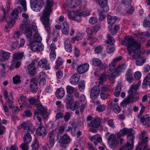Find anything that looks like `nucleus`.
I'll use <instances>...</instances> for the list:
<instances>
[{"instance_id":"1","label":"nucleus","mask_w":150,"mask_h":150,"mask_svg":"<svg viewBox=\"0 0 150 150\" xmlns=\"http://www.w3.org/2000/svg\"><path fill=\"white\" fill-rule=\"evenodd\" d=\"M126 45L128 54L132 56L133 59H136V64L138 66L142 65L146 61L145 57H140L141 45L140 42L135 40L131 36L125 38L122 42Z\"/></svg>"},{"instance_id":"2","label":"nucleus","mask_w":150,"mask_h":150,"mask_svg":"<svg viewBox=\"0 0 150 150\" xmlns=\"http://www.w3.org/2000/svg\"><path fill=\"white\" fill-rule=\"evenodd\" d=\"M33 30L28 27L24 30V34L26 38L29 39V45L31 50L34 52L42 51L44 46L42 43L39 42L42 40V38L38 33L36 25L35 23L33 24Z\"/></svg>"},{"instance_id":"3","label":"nucleus","mask_w":150,"mask_h":150,"mask_svg":"<svg viewBox=\"0 0 150 150\" xmlns=\"http://www.w3.org/2000/svg\"><path fill=\"white\" fill-rule=\"evenodd\" d=\"M37 108L35 110L34 113L35 115L34 117L37 119L39 122L37 125L38 128L36 131V133L40 136L45 135L47 133L46 130L41 122L42 120L41 117L37 115H41L46 120H47L49 114L47 112L46 106H44L42 104H37Z\"/></svg>"},{"instance_id":"4","label":"nucleus","mask_w":150,"mask_h":150,"mask_svg":"<svg viewBox=\"0 0 150 150\" xmlns=\"http://www.w3.org/2000/svg\"><path fill=\"white\" fill-rule=\"evenodd\" d=\"M53 2L52 0L47 1L45 9L43 10L40 20L45 28L49 27L50 24L49 17L52 10L51 9L53 5Z\"/></svg>"},{"instance_id":"5","label":"nucleus","mask_w":150,"mask_h":150,"mask_svg":"<svg viewBox=\"0 0 150 150\" xmlns=\"http://www.w3.org/2000/svg\"><path fill=\"white\" fill-rule=\"evenodd\" d=\"M68 16L70 19L74 20L78 22L81 21V16L86 17L89 16L90 14V11L86 9L80 10L77 11H69Z\"/></svg>"},{"instance_id":"6","label":"nucleus","mask_w":150,"mask_h":150,"mask_svg":"<svg viewBox=\"0 0 150 150\" xmlns=\"http://www.w3.org/2000/svg\"><path fill=\"white\" fill-rule=\"evenodd\" d=\"M138 86L136 85H132L128 92L130 97L124 99L120 103L121 106L126 107L130 103L132 102L130 100L132 98L134 100L138 98V97L136 96L138 94L137 92Z\"/></svg>"},{"instance_id":"7","label":"nucleus","mask_w":150,"mask_h":150,"mask_svg":"<svg viewBox=\"0 0 150 150\" xmlns=\"http://www.w3.org/2000/svg\"><path fill=\"white\" fill-rule=\"evenodd\" d=\"M108 76V75L105 74L100 76L98 86H94L91 90L90 95L91 98L93 100L96 99L99 94V86L100 83L102 84Z\"/></svg>"},{"instance_id":"8","label":"nucleus","mask_w":150,"mask_h":150,"mask_svg":"<svg viewBox=\"0 0 150 150\" xmlns=\"http://www.w3.org/2000/svg\"><path fill=\"white\" fill-rule=\"evenodd\" d=\"M134 132L132 129H128L124 128L120 131L117 134V136L118 137H120L127 134V142L129 144L130 143V142L131 140H133L134 137Z\"/></svg>"},{"instance_id":"9","label":"nucleus","mask_w":150,"mask_h":150,"mask_svg":"<svg viewBox=\"0 0 150 150\" xmlns=\"http://www.w3.org/2000/svg\"><path fill=\"white\" fill-rule=\"evenodd\" d=\"M22 16L25 19V20L23 21V24L21 26V28L22 29L24 33L25 29L28 27L30 28V29L33 31V28L34 27L32 25L34 23L36 25L35 23L32 22L28 19L29 16L27 13H23L22 14Z\"/></svg>"},{"instance_id":"10","label":"nucleus","mask_w":150,"mask_h":150,"mask_svg":"<svg viewBox=\"0 0 150 150\" xmlns=\"http://www.w3.org/2000/svg\"><path fill=\"white\" fill-rule=\"evenodd\" d=\"M21 9L20 7H18L17 8L14 9L11 15V17L8 18L6 21L9 27H12L15 24V19H16L18 17V10Z\"/></svg>"},{"instance_id":"11","label":"nucleus","mask_w":150,"mask_h":150,"mask_svg":"<svg viewBox=\"0 0 150 150\" xmlns=\"http://www.w3.org/2000/svg\"><path fill=\"white\" fill-rule=\"evenodd\" d=\"M43 3V0H30L31 8L34 11L39 12L42 9Z\"/></svg>"},{"instance_id":"12","label":"nucleus","mask_w":150,"mask_h":150,"mask_svg":"<svg viewBox=\"0 0 150 150\" xmlns=\"http://www.w3.org/2000/svg\"><path fill=\"white\" fill-rule=\"evenodd\" d=\"M145 133V132H143L140 135V137L142 139V142L136 148L135 150H141L143 147V150H149L147 147V137L144 136V134Z\"/></svg>"},{"instance_id":"13","label":"nucleus","mask_w":150,"mask_h":150,"mask_svg":"<svg viewBox=\"0 0 150 150\" xmlns=\"http://www.w3.org/2000/svg\"><path fill=\"white\" fill-rule=\"evenodd\" d=\"M108 142L110 147L112 148H114L117 146L118 143V140L117 139L115 135L111 134L108 139Z\"/></svg>"},{"instance_id":"14","label":"nucleus","mask_w":150,"mask_h":150,"mask_svg":"<svg viewBox=\"0 0 150 150\" xmlns=\"http://www.w3.org/2000/svg\"><path fill=\"white\" fill-rule=\"evenodd\" d=\"M57 129H56L55 130H52L51 132H50L49 141L47 143V146L48 148H52L54 144V140L57 134Z\"/></svg>"},{"instance_id":"15","label":"nucleus","mask_w":150,"mask_h":150,"mask_svg":"<svg viewBox=\"0 0 150 150\" xmlns=\"http://www.w3.org/2000/svg\"><path fill=\"white\" fill-rule=\"evenodd\" d=\"M58 20L60 22H62L64 21L62 23L63 27H62V31L64 34H68L69 32V25L67 21L65 19L64 17L62 16H60Z\"/></svg>"},{"instance_id":"16","label":"nucleus","mask_w":150,"mask_h":150,"mask_svg":"<svg viewBox=\"0 0 150 150\" xmlns=\"http://www.w3.org/2000/svg\"><path fill=\"white\" fill-rule=\"evenodd\" d=\"M122 59L121 56H118L113 59L112 61L109 64L107 67L109 69L108 70L107 73L108 74H110L114 69L116 66V63L121 61Z\"/></svg>"},{"instance_id":"17","label":"nucleus","mask_w":150,"mask_h":150,"mask_svg":"<svg viewBox=\"0 0 150 150\" xmlns=\"http://www.w3.org/2000/svg\"><path fill=\"white\" fill-rule=\"evenodd\" d=\"M21 126L25 130H27L33 133L35 131L34 126L30 122H25L21 124Z\"/></svg>"},{"instance_id":"18","label":"nucleus","mask_w":150,"mask_h":150,"mask_svg":"<svg viewBox=\"0 0 150 150\" xmlns=\"http://www.w3.org/2000/svg\"><path fill=\"white\" fill-rule=\"evenodd\" d=\"M38 65L41 68L46 70H49L51 69L50 65L48 64V61L45 59H42L38 62Z\"/></svg>"},{"instance_id":"19","label":"nucleus","mask_w":150,"mask_h":150,"mask_svg":"<svg viewBox=\"0 0 150 150\" xmlns=\"http://www.w3.org/2000/svg\"><path fill=\"white\" fill-rule=\"evenodd\" d=\"M4 97L8 100V104L9 107L11 108H12L13 98L12 93L10 92H8L6 90H4Z\"/></svg>"},{"instance_id":"20","label":"nucleus","mask_w":150,"mask_h":150,"mask_svg":"<svg viewBox=\"0 0 150 150\" xmlns=\"http://www.w3.org/2000/svg\"><path fill=\"white\" fill-rule=\"evenodd\" d=\"M37 81L35 79L33 78L31 80L30 88L31 91L33 93L37 92L38 89Z\"/></svg>"},{"instance_id":"21","label":"nucleus","mask_w":150,"mask_h":150,"mask_svg":"<svg viewBox=\"0 0 150 150\" xmlns=\"http://www.w3.org/2000/svg\"><path fill=\"white\" fill-rule=\"evenodd\" d=\"M81 3V0H68V6L71 8H75L80 5Z\"/></svg>"},{"instance_id":"22","label":"nucleus","mask_w":150,"mask_h":150,"mask_svg":"<svg viewBox=\"0 0 150 150\" xmlns=\"http://www.w3.org/2000/svg\"><path fill=\"white\" fill-rule=\"evenodd\" d=\"M89 65L86 63L80 65L77 68V71L79 74H83L87 71L88 70Z\"/></svg>"},{"instance_id":"23","label":"nucleus","mask_w":150,"mask_h":150,"mask_svg":"<svg viewBox=\"0 0 150 150\" xmlns=\"http://www.w3.org/2000/svg\"><path fill=\"white\" fill-rule=\"evenodd\" d=\"M36 63L34 61L32 62L28 67V72L30 75H34L35 74L36 68L35 66Z\"/></svg>"},{"instance_id":"24","label":"nucleus","mask_w":150,"mask_h":150,"mask_svg":"<svg viewBox=\"0 0 150 150\" xmlns=\"http://www.w3.org/2000/svg\"><path fill=\"white\" fill-rule=\"evenodd\" d=\"M91 62L93 65L98 66L100 69H102L104 67L103 64H102L101 61L98 58H93Z\"/></svg>"},{"instance_id":"25","label":"nucleus","mask_w":150,"mask_h":150,"mask_svg":"<svg viewBox=\"0 0 150 150\" xmlns=\"http://www.w3.org/2000/svg\"><path fill=\"white\" fill-rule=\"evenodd\" d=\"M80 105L79 102L75 101H73L70 105L67 108V109H70L72 110H74L79 108Z\"/></svg>"},{"instance_id":"26","label":"nucleus","mask_w":150,"mask_h":150,"mask_svg":"<svg viewBox=\"0 0 150 150\" xmlns=\"http://www.w3.org/2000/svg\"><path fill=\"white\" fill-rule=\"evenodd\" d=\"M79 80L78 74H74L69 79L70 82L73 85H76L77 84Z\"/></svg>"},{"instance_id":"27","label":"nucleus","mask_w":150,"mask_h":150,"mask_svg":"<svg viewBox=\"0 0 150 150\" xmlns=\"http://www.w3.org/2000/svg\"><path fill=\"white\" fill-rule=\"evenodd\" d=\"M47 76L46 74L43 72H41L39 74V78L40 79L39 83L40 85H43L46 83L45 78Z\"/></svg>"},{"instance_id":"28","label":"nucleus","mask_w":150,"mask_h":150,"mask_svg":"<svg viewBox=\"0 0 150 150\" xmlns=\"http://www.w3.org/2000/svg\"><path fill=\"white\" fill-rule=\"evenodd\" d=\"M65 95L64 89L62 88H60L57 89L55 95L59 99H61Z\"/></svg>"},{"instance_id":"29","label":"nucleus","mask_w":150,"mask_h":150,"mask_svg":"<svg viewBox=\"0 0 150 150\" xmlns=\"http://www.w3.org/2000/svg\"><path fill=\"white\" fill-rule=\"evenodd\" d=\"M90 139L93 141L95 145H96L98 142H101L102 140V138L98 134H96L90 137Z\"/></svg>"},{"instance_id":"30","label":"nucleus","mask_w":150,"mask_h":150,"mask_svg":"<svg viewBox=\"0 0 150 150\" xmlns=\"http://www.w3.org/2000/svg\"><path fill=\"white\" fill-rule=\"evenodd\" d=\"M71 141L70 137L67 134H65L61 137L59 140L60 142L63 144L69 143Z\"/></svg>"},{"instance_id":"31","label":"nucleus","mask_w":150,"mask_h":150,"mask_svg":"<svg viewBox=\"0 0 150 150\" xmlns=\"http://www.w3.org/2000/svg\"><path fill=\"white\" fill-rule=\"evenodd\" d=\"M10 56V53L3 50H0V58L2 59L6 60L8 59Z\"/></svg>"},{"instance_id":"32","label":"nucleus","mask_w":150,"mask_h":150,"mask_svg":"<svg viewBox=\"0 0 150 150\" xmlns=\"http://www.w3.org/2000/svg\"><path fill=\"white\" fill-rule=\"evenodd\" d=\"M32 139L31 136L29 133L27 132L24 134L23 139L25 143L28 144L31 142Z\"/></svg>"},{"instance_id":"33","label":"nucleus","mask_w":150,"mask_h":150,"mask_svg":"<svg viewBox=\"0 0 150 150\" xmlns=\"http://www.w3.org/2000/svg\"><path fill=\"white\" fill-rule=\"evenodd\" d=\"M130 142V143L128 144L127 143V145L122 147L120 150H131V149L133 148V140H131Z\"/></svg>"},{"instance_id":"34","label":"nucleus","mask_w":150,"mask_h":150,"mask_svg":"<svg viewBox=\"0 0 150 150\" xmlns=\"http://www.w3.org/2000/svg\"><path fill=\"white\" fill-rule=\"evenodd\" d=\"M107 23L109 24L112 25L115 22L117 18L116 16L109 15L108 16Z\"/></svg>"},{"instance_id":"35","label":"nucleus","mask_w":150,"mask_h":150,"mask_svg":"<svg viewBox=\"0 0 150 150\" xmlns=\"http://www.w3.org/2000/svg\"><path fill=\"white\" fill-rule=\"evenodd\" d=\"M132 71L129 69L127 71L126 75V80L129 83H131L133 79L132 77Z\"/></svg>"},{"instance_id":"36","label":"nucleus","mask_w":150,"mask_h":150,"mask_svg":"<svg viewBox=\"0 0 150 150\" xmlns=\"http://www.w3.org/2000/svg\"><path fill=\"white\" fill-rule=\"evenodd\" d=\"M74 101V97L71 95H67L65 100L66 103V108L69 106L70 104L72 103Z\"/></svg>"},{"instance_id":"37","label":"nucleus","mask_w":150,"mask_h":150,"mask_svg":"<svg viewBox=\"0 0 150 150\" xmlns=\"http://www.w3.org/2000/svg\"><path fill=\"white\" fill-rule=\"evenodd\" d=\"M89 126L94 128L100 125V122L99 120L94 118L90 124Z\"/></svg>"},{"instance_id":"38","label":"nucleus","mask_w":150,"mask_h":150,"mask_svg":"<svg viewBox=\"0 0 150 150\" xmlns=\"http://www.w3.org/2000/svg\"><path fill=\"white\" fill-rule=\"evenodd\" d=\"M30 103L32 105H36L39 100V97H30L28 99Z\"/></svg>"},{"instance_id":"39","label":"nucleus","mask_w":150,"mask_h":150,"mask_svg":"<svg viewBox=\"0 0 150 150\" xmlns=\"http://www.w3.org/2000/svg\"><path fill=\"white\" fill-rule=\"evenodd\" d=\"M118 67H116L113 72L111 74L110 77L109 78V80L111 78H112L113 79L117 76H118L120 75V73L119 72V70H118Z\"/></svg>"},{"instance_id":"40","label":"nucleus","mask_w":150,"mask_h":150,"mask_svg":"<svg viewBox=\"0 0 150 150\" xmlns=\"http://www.w3.org/2000/svg\"><path fill=\"white\" fill-rule=\"evenodd\" d=\"M23 56V52H17L14 54L13 56V58L14 61L15 60H18L21 59Z\"/></svg>"},{"instance_id":"41","label":"nucleus","mask_w":150,"mask_h":150,"mask_svg":"<svg viewBox=\"0 0 150 150\" xmlns=\"http://www.w3.org/2000/svg\"><path fill=\"white\" fill-rule=\"evenodd\" d=\"M31 146L32 150H38L39 148L40 147V145H39L37 139H35V141L33 142Z\"/></svg>"},{"instance_id":"42","label":"nucleus","mask_w":150,"mask_h":150,"mask_svg":"<svg viewBox=\"0 0 150 150\" xmlns=\"http://www.w3.org/2000/svg\"><path fill=\"white\" fill-rule=\"evenodd\" d=\"M99 4L100 7L103 8L108 6V0H99Z\"/></svg>"},{"instance_id":"43","label":"nucleus","mask_w":150,"mask_h":150,"mask_svg":"<svg viewBox=\"0 0 150 150\" xmlns=\"http://www.w3.org/2000/svg\"><path fill=\"white\" fill-rule=\"evenodd\" d=\"M111 26H108L109 29L110 30L111 33L112 35L116 34L119 29V27L118 25H115L114 29H111Z\"/></svg>"},{"instance_id":"44","label":"nucleus","mask_w":150,"mask_h":150,"mask_svg":"<svg viewBox=\"0 0 150 150\" xmlns=\"http://www.w3.org/2000/svg\"><path fill=\"white\" fill-rule=\"evenodd\" d=\"M63 63V61L61 58L58 57L57 59L55 62V66L54 67V69H57L58 67L62 65Z\"/></svg>"},{"instance_id":"45","label":"nucleus","mask_w":150,"mask_h":150,"mask_svg":"<svg viewBox=\"0 0 150 150\" xmlns=\"http://www.w3.org/2000/svg\"><path fill=\"white\" fill-rule=\"evenodd\" d=\"M107 37V40L106 41V42L107 44H110L112 45L115 42L113 37L110 36V35H108Z\"/></svg>"},{"instance_id":"46","label":"nucleus","mask_w":150,"mask_h":150,"mask_svg":"<svg viewBox=\"0 0 150 150\" xmlns=\"http://www.w3.org/2000/svg\"><path fill=\"white\" fill-rule=\"evenodd\" d=\"M121 89L120 84H118L116 86V89L114 92V95L115 96L118 97L119 96Z\"/></svg>"},{"instance_id":"47","label":"nucleus","mask_w":150,"mask_h":150,"mask_svg":"<svg viewBox=\"0 0 150 150\" xmlns=\"http://www.w3.org/2000/svg\"><path fill=\"white\" fill-rule=\"evenodd\" d=\"M21 5L22 6L23 11L25 12L27 11L26 3V0H18Z\"/></svg>"},{"instance_id":"48","label":"nucleus","mask_w":150,"mask_h":150,"mask_svg":"<svg viewBox=\"0 0 150 150\" xmlns=\"http://www.w3.org/2000/svg\"><path fill=\"white\" fill-rule=\"evenodd\" d=\"M113 111L116 113L118 114L119 113L121 110V109L117 104H115L112 107Z\"/></svg>"},{"instance_id":"49","label":"nucleus","mask_w":150,"mask_h":150,"mask_svg":"<svg viewBox=\"0 0 150 150\" xmlns=\"http://www.w3.org/2000/svg\"><path fill=\"white\" fill-rule=\"evenodd\" d=\"M127 66L126 64H123L121 65H119L117 67H118V70H119V72L121 73L125 70L127 67Z\"/></svg>"},{"instance_id":"50","label":"nucleus","mask_w":150,"mask_h":150,"mask_svg":"<svg viewBox=\"0 0 150 150\" xmlns=\"http://www.w3.org/2000/svg\"><path fill=\"white\" fill-rule=\"evenodd\" d=\"M106 108V106L104 104H100L98 105L96 107V110L99 112H102Z\"/></svg>"},{"instance_id":"51","label":"nucleus","mask_w":150,"mask_h":150,"mask_svg":"<svg viewBox=\"0 0 150 150\" xmlns=\"http://www.w3.org/2000/svg\"><path fill=\"white\" fill-rule=\"evenodd\" d=\"M53 87L50 85L48 84L45 87V91L47 93H50L53 91Z\"/></svg>"},{"instance_id":"52","label":"nucleus","mask_w":150,"mask_h":150,"mask_svg":"<svg viewBox=\"0 0 150 150\" xmlns=\"http://www.w3.org/2000/svg\"><path fill=\"white\" fill-rule=\"evenodd\" d=\"M79 88L81 91H83L85 88L84 82L83 81H80L79 84Z\"/></svg>"},{"instance_id":"53","label":"nucleus","mask_w":150,"mask_h":150,"mask_svg":"<svg viewBox=\"0 0 150 150\" xmlns=\"http://www.w3.org/2000/svg\"><path fill=\"white\" fill-rule=\"evenodd\" d=\"M115 50V48L111 45L108 46L106 48V52L109 54L113 53L114 52Z\"/></svg>"},{"instance_id":"54","label":"nucleus","mask_w":150,"mask_h":150,"mask_svg":"<svg viewBox=\"0 0 150 150\" xmlns=\"http://www.w3.org/2000/svg\"><path fill=\"white\" fill-rule=\"evenodd\" d=\"M67 92L68 94H72L74 91V88L68 85L66 87Z\"/></svg>"},{"instance_id":"55","label":"nucleus","mask_w":150,"mask_h":150,"mask_svg":"<svg viewBox=\"0 0 150 150\" xmlns=\"http://www.w3.org/2000/svg\"><path fill=\"white\" fill-rule=\"evenodd\" d=\"M103 49L101 46H98L96 47L94 49V51L95 53L98 54L101 52Z\"/></svg>"},{"instance_id":"56","label":"nucleus","mask_w":150,"mask_h":150,"mask_svg":"<svg viewBox=\"0 0 150 150\" xmlns=\"http://www.w3.org/2000/svg\"><path fill=\"white\" fill-rule=\"evenodd\" d=\"M20 76L18 75H16L13 78V83L14 84H18L21 82Z\"/></svg>"},{"instance_id":"57","label":"nucleus","mask_w":150,"mask_h":150,"mask_svg":"<svg viewBox=\"0 0 150 150\" xmlns=\"http://www.w3.org/2000/svg\"><path fill=\"white\" fill-rule=\"evenodd\" d=\"M104 91L101 92L100 97L101 98L103 99L104 100L107 98L109 96V95L108 94L107 92H104Z\"/></svg>"},{"instance_id":"58","label":"nucleus","mask_w":150,"mask_h":150,"mask_svg":"<svg viewBox=\"0 0 150 150\" xmlns=\"http://www.w3.org/2000/svg\"><path fill=\"white\" fill-rule=\"evenodd\" d=\"M75 125V124L74 123H73L71 125L72 127H68V129L67 130V131L69 132L71 131L72 133L74 132L76 128V127Z\"/></svg>"},{"instance_id":"59","label":"nucleus","mask_w":150,"mask_h":150,"mask_svg":"<svg viewBox=\"0 0 150 150\" xmlns=\"http://www.w3.org/2000/svg\"><path fill=\"white\" fill-rule=\"evenodd\" d=\"M22 150H28L29 146L28 143H22L20 145Z\"/></svg>"},{"instance_id":"60","label":"nucleus","mask_w":150,"mask_h":150,"mask_svg":"<svg viewBox=\"0 0 150 150\" xmlns=\"http://www.w3.org/2000/svg\"><path fill=\"white\" fill-rule=\"evenodd\" d=\"M110 90V88L109 86L108 85H104L102 87L100 91H104V92H107Z\"/></svg>"},{"instance_id":"61","label":"nucleus","mask_w":150,"mask_h":150,"mask_svg":"<svg viewBox=\"0 0 150 150\" xmlns=\"http://www.w3.org/2000/svg\"><path fill=\"white\" fill-rule=\"evenodd\" d=\"M126 7H127V8L126 10L127 13L129 14L132 13L134 11L133 8L129 5H126Z\"/></svg>"},{"instance_id":"62","label":"nucleus","mask_w":150,"mask_h":150,"mask_svg":"<svg viewBox=\"0 0 150 150\" xmlns=\"http://www.w3.org/2000/svg\"><path fill=\"white\" fill-rule=\"evenodd\" d=\"M32 115L30 110H25L23 112V117H30Z\"/></svg>"},{"instance_id":"63","label":"nucleus","mask_w":150,"mask_h":150,"mask_svg":"<svg viewBox=\"0 0 150 150\" xmlns=\"http://www.w3.org/2000/svg\"><path fill=\"white\" fill-rule=\"evenodd\" d=\"M50 59L52 60H54L56 57V54L55 51H51L50 54Z\"/></svg>"},{"instance_id":"64","label":"nucleus","mask_w":150,"mask_h":150,"mask_svg":"<svg viewBox=\"0 0 150 150\" xmlns=\"http://www.w3.org/2000/svg\"><path fill=\"white\" fill-rule=\"evenodd\" d=\"M143 26L145 28H150V21H147L146 20H144L143 24Z\"/></svg>"}]
</instances>
